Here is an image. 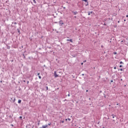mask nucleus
Instances as JSON below:
<instances>
[{
  "instance_id": "nucleus-1",
  "label": "nucleus",
  "mask_w": 128,
  "mask_h": 128,
  "mask_svg": "<svg viewBox=\"0 0 128 128\" xmlns=\"http://www.w3.org/2000/svg\"><path fill=\"white\" fill-rule=\"evenodd\" d=\"M46 50H47L48 52H49L50 54V52H52V46H48L46 48Z\"/></svg>"
},
{
  "instance_id": "nucleus-2",
  "label": "nucleus",
  "mask_w": 128,
  "mask_h": 128,
  "mask_svg": "<svg viewBox=\"0 0 128 128\" xmlns=\"http://www.w3.org/2000/svg\"><path fill=\"white\" fill-rule=\"evenodd\" d=\"M59 24L60 26H62L63 24H64V21L60 20L59 21Z\"/></svg>"
},
{
  "instance_id": "nucleus-3",
  "label": "nucleus",
  "mask_w": 128,
  "mask_h": 128,
  "mask_svg": "<svg viewBox=\"0 0 128 128\" xmlns=\"http://www.w3.org/2000/svg\"><path fill=\"white\" fill-rule=\"evenodd\" d=\"M54 78H58V75L56 74V71H54Z\"/></svg>"
},
{
  "instance_id": "nucleus-4",
  "label": "nucleus",
  "mask_w": 128,
  "mask_h": 128,
  "mask_svg": "<svg viewBox=\"0 0 128 128\" xmlns=\"http://www.w3.org/2000/svg\"><path fill=\"white\" fill-rule=\"evenodd\" d=\"M72 14H74V15H76V14H78V12H76H76L72 11Z\"/></svg>"
},
{
  "instance_id": "nucleus-5",
  "label": "nucleus",
  "mask_w": 128,
  "mask_h": 128,
  "mask_svg": "<svg viewBox=\"0 0 128 128\" xmlns=\"http://www.w3.org/2000/svg\"><path fill=\"white\" fill-rule=\"evenodd\" d=\"M48 128V124H46L45 126H42V128Z\"/></svg>"
},
{
  "instance_id": "nucleus-6",
  "label": "nucleus",
  "mask_w": 128,
  "mask_h": 128,
  "mask_svg": "<svg viewBox=\"0 0 128 128\" xmlns=\"http://www.w3.org/2000/svg\"><path fill=\"white\" fill-rule=\"evenodd\" d=\"M21 103H22V100H18V104H21Z\"/></svg>"
},
{
  "instance_id": "nucleus-7",
  "label": "nucleus",
  "mask_w": 128,
  "mask_h": 128,
  "mask_svg": "<svg viewBox=\"0 0 128 128\" xmlns=\"http://www.w3.org/2000/svg\"><path fill=\"white\" fill-rule=\"evenodd\" d=\"M92 11L90 12H88V16H90V14H92Z\"/></svg>"
},
{
  "instance_id": "nucleus-8",
  "label": "nucleus",
  "mask_w": 128,
  "mask_h": 128,
  "mask_svg": "<svg viewBox=\"0 0 128 128\" xmlns=\"http://www.w3.org/2000/svg\"><path fill=\"white\" fill-rule=\"evenodd\" d=\"M13 115H10L9 116V118H12Z\"/></svg>"
},
{
  "instance_id": "nucleus-9",
  "label": "nucleus",
  "mask_w": 128,
  "mask_h": 128,
  "mask_svg": "<svg viewBox=\"0 0 128 128\" xmlns=\"http://www.w3.org/2000/svg\"><path fill=\"white\" fill-rule=\"evenodd\" d=\"M69 42H72V39H70L69 40Z\"/></svg>"
},
{
  "instance_id": "nucleus-10",
  "label": "nucleus",
  "mask_w": 128,
  "mask_h": 128,
  "mask_svg": "<svg viewBox=\"0 0 128 128\" xmlns=\"http://www.w3.org/2000/svg\"><path fill=\"white\" fill-rule=\"evenodd\" d=\"M112 118H114V117L116 116H114V114H112Z\"/></svg>"
},
{
  "instance_id": "nucleus-11",
  "label": "nucleus",
  "mask_w": 128,
  "mask_h": 128,
  "mask_svg": "<svg viewBox=\"0 0 128 128\" xmlns=\"http://www.w3.org/2000/svg\"><path fill=\"white\" fill-rule=\"evenodd\" d=\"M60 122H62V124H64V120H60Z\"/></svg>"
},
{
  "instance_id": "nucleus-12",
  "label": "nucleus",
  "mask_w": 128,
  "mask_h": 128,
  "mask_svg": "<svg viewBox=\"0 0 128 128\" xmlns=\"http://www.w3.org/2000/svg\"><path fill=\"white\" fill-rule=\"evenodd\" d=\"M33 2L34 4H36V0H33Z\"/></svg>"
},
{
  "instance_id": "nucleus-13",
  "label": "nucleus",
  "mask_w": 128,
  "mask_h": 128,
  "mask_svg": "<svg viewBox=\"0 0 128 128\" xmlns=\"http://www.w3.org/2000/svg\"><path fill=\"white\" fill-rule=\"evenodd\" d=\"M48 90V86H46V90Z\"/></svg>"
},
{
  "instance_id": "nucleus-14",
  "label": "nucleus",
  "mask_w": 128,
  "mask_h": 128,
  "mask_svg": "<svg viewBox=\"0 0 128 128\" xmlns=\"http://www.w3.org/2000/svg\"><path fill=\"white\" fill-rule=\"evenodd\" d=\"M120 64H124V63L122 62H120Z\"/></svg>"
},
{
  "instance_id": "nucleus-15",
  "label": "nucleus",
  "mask_w": 128,
  "mask_h": 128,
  "mask_svg": "<svg viewBox=\"0 0 128 128\" xmlns=\"http://www.w3.org/2000/svg\"><path fill=\"white\" fill-rule=\"evenodd\" d=\"M38 78H39L40 80L42 79V76H38Z\"/></svg>"
},
{
  "instance_id": "nucleus-16",
  "label": "nucleus",
  "mask_w": 128,
  "mask_h": 128,
  "mask_svg": "<svg viewBox=\"0 0 128 128\" xmlns=\"http://www.w3.org/2000/svg\"><path fill=\"white\" fill-rule=\"evenodd\" d=\"M17 30H18V32H19V33L20 32V30L18 29Z\"/></svg>"
},
{
  "instance_id": "nucleus-17",
  "label": "nucleus",
  "mask_w": 128,
  "mask_h": 128,
  "mask_svg": "<svg viewBox=\"0 0 128 128\" xmlns=\"http://www.w3.org/2000/svg\"><path fill=\"white\" fill-rule=\"evenodd\" d=\"M20 120H22V116H20Z\"/></svg>"
},
{
  "instance_id": "nucleus-18",
  "label": "nucleus",
  "mask_w": 128,
  "mask_h": 128,
  "mask_svg": "<svg viewBox=\"0 0 128 128\" xmlns=\"http://www.w3.org/2000/svg\"><path fill=\"white\" fill-rule=\"evenodd\" d=\"M118 54L116 52H114V54Z\"/></svg>"
},
{
  "instance_id": "nucleus-19",
  "label": "nucleus",
  "mask_w": 128,
  "mask_h": 128,
  "mask_svg": "<svg viewBox=\"0 0 128 128\" xmlns=\"http://www.w3.org/2000/svg\"><path fill=\"white\" fill-rule=\"evenodd\" d=\"M52 125V123H50L48 124V126H51Z\"/></svg>"
},
{
  "instance_id": "nucleus-20",
  "label": "nucleus",
  "mask_w": 128,
  "mask_h": 128,
  "mask_svg": "<svg viewBox=\"0 0 128 128\" xmlns=\"http://www.w3.org/2000/svg\"><path fill=\"white\" fill-rule=\"evenodd\" d=\"M40 73H38V74H37V75L38 76H40Z\"/></svg>"
},
{
  "instance_id": "nucleus-21",
  "label": "nucleus",
  "mask_w": 128,
  "mask_h": 128,
  "mask_svg": "<svg viewBox=\"0 0 128 128\" xmlns=\"http://www.w3.org/2000/svg\"><path fill=\"white\" fill-rule=\"evenodd\" d=\"M12 24H16V22H13Z\"/></svg>"
},
{
  "instance_id": "nucleus-22",
  "label": "nucleus",
  "mask_w": 128,
  "mask_h": 128,
  "mask_svg": "<svg viewBox=\"0 0 128 128\" xmlns=\"http://www.w3.org/2000/svg\"><path fill=\"white\" fill-rule=\"evenodd\" d=\"M120 68H122V65H120Z\"/></svg>"
},
{
  "instance_id": "nucleus-23",
  "label": "nucleus",
  "mask_w": 128,
  "mask_h": 128,
  "mask_svg": "<svg viewBox=\"0 0 128 128\" xmlns=\"http://www.w3.org/2000/svg\"><path fill=\"white\" fill-rule=\"evenodd\" d=\"M24 58H26V56H24V54H23Z\"/></svg>"
},
{
  "instance_id": "nucleus-24",
  "label": "nucleus",
  "mask_w": 128,
  "mask_h": 128,
  "mask_svg": "<svg viewBox=\"0 0 128 128\" xmlns=\"http://www.w3.org/2000/svg\"><path fill=\"white\" fill-rule=\"evenodd\" d=\"M114 70H116V67H114Z\"/></svg>"
},
{
  "instance_id": "nucleus-25",
  "label": "nucleus",
  "mask_w": 128,
  "mask_h": 128,
  "mask_svg": "<svg viewBox=\"0 0 128 128\" xmlns=\"http://www.w3.org/2000/svg\"><path fill=\"white\" fill-rule=\"evenodd\" d=\"M120 70L122 71V70H122V68H120Z\"/></svg>"
},
{
  "instance_id": "nucleus-26",
  "label": "nucleus",
  "mask_w": 128,
  "mask_h": 128,
  "mask_svg": "<svg viewBox=\"0 0 128 128\" xmlns=\"http://www.w3.org/2000/svg\"><path fill=\"white\" fill-rule=\"evenodd\" d=\"M104 98H106V96H104Z\"/></svg>"
},
{
  "instance_id": "nucleus-27",
  "label": "nucleus",
  "mask_w": 128,
  "mask_h": 128,
  "mask_svg": "<svg viewBox=\"0 0 128 128\" xmlns=\"http://www.w3.org/2000/svg\"><path fill=\"white\" fill-rule=\"evenodd\" d=\"M110 82H114V80H112L110 81Z\"/></svg>"
},
{
  "instance_id": "nucleus-28",
  "label": "nucleus",
  "mask_w": 128,
  "mask_h": 128,
  "mask_svg": "<svg viewBox=\"0 0 128 128\" xmlns=\"http://www.w3.org/2000/svg\"><path fill=\"white\" fill-rule=\"evenodd\" d=\"M39 124H40V121H39V122L38 123V125L39 126Z\"/></svg>"
},
{
  "instance_id": "nucleus-29",
  "label": "nucleus",
  "mask_w": 128,
  "mask_h": 128,
  "mask_svg": "<svg viewBox=\"0 0 128 128\" xmlns=\"http://www.w3.org/2000/svg\"><path fill=\"white\" fill-rule=\"evenodd\" d=\"M23 82H26V80H24Z\"/></svg>"
},
{
  "instance_id": "nucleus-30",
  "label": "nucleus",
  "mask_w": 128,
  "mask_h": 128,
  "mask_svg": "<svg viewBox=\"0 0 128 128\" xmlns=\"http://www.w3.org/2000/svg\"><path fill=\"white\" fill-rule=\"evenodd\" d=\"M29 82H28V81L27 82L28 84Z\"/></svg>"
},
{
  "instance_id": "nucleus-31",
  "label": "nucleus",
  "mask_w": 128,
  "mask_h": 128,
  "mask_svg": "<svg viewBox=\"0 0 128 128\" xmlns=\"http://www.w3.org/2000/svg\"><path fill=\"white\" fill-rule=\"evenodd\" d=\"M118 104H118V103L116 104L117 106H118Z\"/></svg>"
},
{
  "instance_id": "nucleus-32",
  "label": "nucleus",
  "mask_w": 128,
  "mask_h": 128,
  "mask_svg": "<svg viewBox=\"0 0 128 128\" xmlns=\"http://www.w3.org/2000/svg\"><path fill=\"white\" fill-rule=\"evenodd\" d=\"M68 120H70V118H68Z\"/></svg>"
},
{
  "instance_id": "nucleus-33",
  "label": "nucleus",
  "mask_w": 128,
  "mask_h": 128,
  "mask_svg": "<svg viewBox=\"0 0 128 128\" xmlns=\"http://www.w3.org/2000/svg\"><path fill=\"white\" fill-rule=\"evenodd\" d=\"M74 18H76V16H74Z\"/></svg>"
},
{
  "instance_id": "nucleus-34",
  "label": "nucleus",
  "mask_w": 128,
  "mask_h": 128,
  "mask_svg": "<svg viewBox=\"0 0 128 128\" xmlns=\"http://www.w3.org/2000/svg\"><path fill=\"white\" fill-rule=\"evenodd\" d=\"M104 26H106V23L104 24Z\"/></svg>"
},
{
  "instance_id": "nucleus-35",
  "label": "nucleus",
  "mask_w": 128,
  "mask_h": 128,
  "mask_svg": "<svg viewBox=\"0 0 128 128\" xmlns=\"http://www.w3.org/2000/svg\"><path fill=\"white\" fill-rule=\"evenodd\" d=\"M126 18H128V15H126Z\"/></svg>"
},
{
  "instance_id": "nucleus-36",
  "label": "nucleus",
  "mask_w": 128,
  "mask_h": 128,
  "mask_svg": "<svg viewBox=\"0 0 128 128\" xmlns=\"http://www.w3.org/2000/svg\"><path fill=\"white\" fill-rule=\"evenodd\" d=\"M86 92H88V90H86Z\"/></svg>"
},
{
  "instance_id": "nucleus-37",
  "label": "nucleus",
  "mask_w": 128,
  "mask_h": 128,
  "mask_svg": "<svg viewBox=\"0 0 128 128\" xmlns=\"http://www.w3.org/2000/svg\"><path fill=\"white\" fill-rule=\"evenodd\" d=\"M70 94H68V96H70Z\"/></svg>"
},
{
  "instance_id": "nucleus-38",
  "label": "nucleus",
  "mask_w": 128,
  "mask_h": 128,
  "mask_svg": "<svg viewBox=\"0 0 128 128\" xmlns=\"http://www.w3.org/2000/svg\"><path fill=\"white\" fill-rule=\"evenodd\" d=\"M68 42L70 41V40H67Z\"/></svg>"
},
{
  "instance_id": "nucleus-39",
  "label": "nucleus",
  "mask_w": 128,
  "mask_h": 128,
  "mask_svg": "<svg viewBox=\"0 0 128 128\" xmlns=\"http://www.w3.org/2000/svg\"><path fill=\"white\" fill-rule=\"evenodd\" d=\"M118 24H120V21H118Z\"/></svg>"
},
{
  "instance_id": "nucleus-40",
  "label": "nucleus",
  "mask_w": 128,
  "mask_h": 128,
  "mask_svg": "<svg viewBox=\"0 0 128 128\" xmlns=\"http://www.w3.org/2000/svg\"><path fill=\"white\" fill-rule=\"evenodd\" d=\"M82 76H84V74H82Z\"/></svg>"
},
{
  "instance_id": "nucleus-41",
  "label": "nucleus",
  "mask_w": 128,
  "mask_h": 128,
  "mask_svg": "<svg viewBox=\"0 0 128 128\" xmlns=\"http://www.w3.org/2000/svg\"><path fill=\"white\" fill-rule=\"evenodd\" d=\"M12 126H14V124H12Z\"/></svg>"
},
{
  "instance_id": "nucleus-42",
  "label": "nucleus",
  "mask_w": 128,
  "mask_h": 128,
  "mask_svg": "<svg viewBox=\"0 0 128 128\" xmlns=\"http://www.w3.org/2000/svg\"><path fill=\"white\" fill-rule=\"evenodd\" d=\"M82 65L84 64V63H82Z\"/></svg>"
},
{
  "instance_id": "nucleus-43",
  "label": "nucleus",
  "mask_w": 128,
  "mask_h": 128,
  "mask_svg": "<svg viewBox=\"0 0 128 128\" xmlns=\"http://www.w3.org/2000/svg\"><path fill=\"white\" fill-rule=\"evenodd\" d=\"M64 8H66V7H64Z\"/></svg>"
},
{
  "instance_id": "nucleus-44",
  "label": "nucleus",
  "mask_w": 128,
  "mask_h": 128,
  "mask_svg": "<svg viewBox=\"0 0 128 128\" xmlns=\"http://www.w3.org/2000/svg\"><path fill=\"white\" fill-rule=\"evenodd\" d=\"M66 120H68V119H66Z\"/></svg>"
},
{
  "instance_id": "nucleus-45",
  "label": "nucleus",
  "mask_w": 128,
  "mask_h": 128,
  "mask_svg": "<svg viewBox=\"0 0 128 128\" xmlns=\"http://www.w3.org/2000/svg\"><path fill=\"white\" fill-rule=\"evenodd\" d=\"M124 22H126V20H124Z\"/></svg>"
},
{
  "instance_id": "nucleus-46",
  "label": "nucleus",
  "mask_w": 128,
  "mask_h": 128,
  "mask_svg": "<svg viewBox=\"0 0 128 128\" xmlns=\"http://www.w3.org/2000/svg\"><path fill=\"white\" fill-rule=\"evenodd\" d=\"M14 100H16V98L14 99Z\"/></svg>"
},
{
  "instance_id": "nucleus-47",
  "label": "nucleus",
  "mask_w": 128,
  "mask_h": 128,
  "mask_svg": "<svg viewBox=\"0 0 128 128\" xmlns=\"http://www.w3.org/2000/svg\"><path fill=\"white\" fill-rule=\"evenodd\" d=\"M121 80H122V79H121Z\"/></svg>"
},
{
  "instance_id": "nucleus-48",
  "label": "nucleus",
  "mask_w": 128,
  "mask_h": 128,
  "mask_svg": "<svg viewBox=\"0 0 128 128\" xmlns=\"http://www.w3.org/2000/svg\"><path fill=\"white\" fill-rule=\"evenodd\" d=\"M100 92H102V91H100Z\"/></svg>"
}]
</instances>
